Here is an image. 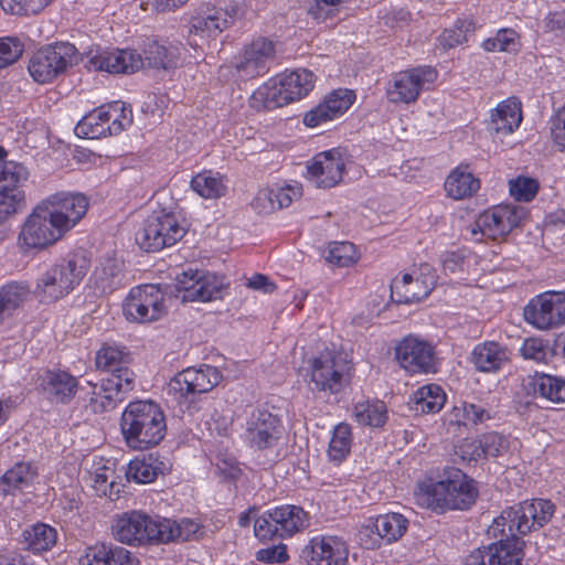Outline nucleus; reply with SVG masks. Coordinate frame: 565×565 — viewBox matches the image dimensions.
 <instances>
[{"label":"nucleus","mask_w":565,"mask_h":565,"mask_svg":"<svg viewBox=\"0 0 565 565\" xmlns=\"http://www.w3.org/2000/svg\"><path fill=\"white\" fill-rule=\"evenodd\" d=\"M520 353L526 360L544 362L550 354V348L547 343L542 339L529 338L525 339L522 343Z\"/></svg>","instance_id":"052dcab7"},{"label":"nucleus","mask_w":565,"mask_h":565,"mask_svg":"<svg viewBox=\"0 0 565 565\" xmlns=\"http://www.w3.org/2000/svg\"><path fill=\"white\" fill-rule=\"evenodd\" d=\"M483 458L498 457L508 450V441L498 433H488L480 437Z\"/></svg>","instance_id":"e2e57ef3"},{"label":"nucleus","mask_w":565,"mask_h":565,"mask_svg":"<svg viewBox=\"0 0 565 565\" xmlns=\"http://www.w3.org/2000/svg\"><path fill=\"white\" fill-rule=\"evenodd\" d=\"M522 121L521 103L516 98H508L491 111L488 129L500 135H510Z\"/></svg>","instance_id":"c756f323"},{"label":"nucleus","mask_w":565,"mask_h":565,"mask_svg":"<svg viewBox=\"0 0 565 565\" xmlns=\"http://www.w3.org/2000/svg\"><path fill=\"white\" fill-rule=\"evenodd\" d=\"M446 399L445 391H414L411 396L412 408L426 414L439 412Z\"/></svg>","instance_id":"8fccbe9b"},{"label":"nucleus","mask_w":565,"mask_h":565,"mask_svg":"<svg viewBox=\"0 0 565 565\" xmlns=\"http://www.w3.org/2000/svg\"><path fill=\"white\" fill-rule=\"evenodd\" d=\"M444 188L449 198L463 200L479 191L480 180L475 177L468 166L460 164L448 174Z\"/></svg>","instance_id":"473e14b6"},{"label":"nucleus","mask_w":565,"mask_h":565,"mask_svg":"<svg viewBox=\"0 0 565 565\" xmlns=\"http://www.w3.org/2000/svg\"><path fill=\"white\" fill-rule=\"evenodd\" d=\"M524 217V210L513 205H498L482 214L476 221L471 233L478 232L490 238H498L509 234Z\"/></svg>","instance_id":"6ab92c4d"},{"label":"nucleus","mask_w":565,"mask_h":565,"mask_svg":"<svg viewBox=\"0 0 565 565\" xmlns=\"http://www.w3.org/2000/svg\"><path fill=\"white\" fill-rule=\"evenodd\" d=\"M482 47L488 52L516 53L520 49L519 35L513 29H501L484 40Z\"/></svg>","instance_id":"3c124183"},{"label":"nucleus","mask_w":565,"mask_h":565,"mask_svg":"<svg viewBox=\"0 0 565 565\" xmlns=\"http://www.w3.org/2000/svg\"><path fill=\"white\" fill-rule=\"evenodd\" d=\"M309 525L308 513L297 505H282L267 511L254 523L255 535L262 540L290 537Z\"/></svg>","instance_id":"423d86ee"},{"label":"nucleus","mask_w":565,"mask_h":565,"mask_svg":"<svg viewBox=\"0 0 565 565\" xmlns=\"http://www.w3.org/2000/svg\"><path fill=\"white\" fill-rule=\"evenodd\" d=\"M35 471L30 463L18 462L11 469L7 470L0 479V494L7 495L17 490H23L29 487L34 477Z\"/></svg>","instance_id":"ea45409f"},{"label":"nucleus","mask_w":565,"mask_h":565,"mask_svg":"<svg viewBox=\"0 0 565 565\" xmlns=\"http://www.w3.org/2000/svg\"><path fill=\"white\" fill-rule=\"evenodd\" d=\"M476 481L457 468L444 470L439 480L427 479L416 484V502L436 513L465 511L470 509L478 498Z\"/></svg>","instance_id":"f257e3e1"},{"label":"nucleus","mask_w":565,"mask_h":565,"mask_svg":"<svg viewBox=\"0 0 565 565\" xmlns=\"http://www.w3.org/2000/svg\"><path fill=\"white\" fill-rule=\"evenodd\" d=\"M417 275L405 274L401 280H395L392 288L403 303L417 302L425 299L434 289L436 277L428 265L420 267Z\"/></svg>","instance_id":"393cba45"},{"label":"nucleus","mask_w":565,"mask_h":565,"mask_svg":"<svg viewBox=\"0 0 565 565\" xmlns=\"http://www.w3.org/2000/svg\"><path fill=\"white\" fill-rule=\"evenodd\" d=\"M88 267V260L84 255L73 254L40 274L34 294L42 302H55L81 284Z\"/></svg>","instance_id":"20e7f679"},{"label":"nucleus","mask_w":565,"mask_h":565,"mask_svg":"<svg viewBox=\"0 0 565 565\" xmlns=\"http://www.w3.org/2000/svg\"><path fill=\"white\" fill-rule=\"evenodd\" d=\"M159 530V543L198 540L202 534L201 525L191 519H160Z\"/></svg>","instance_id":"c9c22d12"},{"label":"nucleus","mask_w":565,"mask_h":565,"mask_svg":"<svg viewBox=\"0 0 565 565\" xmlns=\"http://www.w3.org/2000/svg\"><path fill=\"white\" fill-rule=\"evenodd\" d=\"M352 445V429L347 423L338 424L329 443L328 457L331 461L340 463L350 454Z\"/></svg>","instance_id":"c03bdc74"},{"label":"nucleus","mask_w":565,"mask_h":565,"mask_svg":"<svg viewBox=\"0 0 565 565\" xmlns=\"http://www.w3.org/2000/svg\"><path fill=\"white\" fill-rule=\"evenodd\" d=\"M360 255L350 242H334L328 247L326 260L338 267H349L354 265Z\"/></svg>","instance_id":"603ef678"},{"label":"nucleus","mask_w":565,"mask_h":565,"mask_svg":"<svg viewBox=\"0 0 565 565\" xmlns=\"http://www.w3.org/2000/svg\"><path fill=\"white\" fill-rule=\"evenodd\" d=\"M53 0H0L4 12L15 15L36 14Z\"/></svg>","instance_id":"6e6d98bb"},{"label":"nucleus","mask_w":565,"mask_h":565,"mask_svg":"<svg viewBox=\"0 0 565 565\" xmlns=\"http://www.w3.org/2000/svg\"><path fill=\"white\" fill-rule=\"evenodd\" d=\"M523 316L539 330L565 324V291H545L535 296L524 307Z\"/></svg>","instance_id":"f8f14e48"},{"label":"nucleus","mask_w":565,"mask_h":565,"mask_svg":"<svg viewBox=\"0 0 565 565\" xmlns=\"http://www.w3.org/2000/svg\"><path fill=\"white\" fill-rule=\"evenodd\" d=\"M53 222L66 235L85 216L88 199L81 193L60 191L40 201Z\"/></svg>","instance_id":"9d476101"},{"label":"nucleus","mask_w":565,"mask_h":565,"mask_svg":"<svg viewBox=\"0 0 565 565\" xmlns=\"http://www.w3.org/2000/svg\"><path fill=\"white\" fill-rule=\"evenodd\" d=\"M270 192L276 210L284 209L301 196V186L299 184L275 186L270 188Z\"/></svg>","instance_id":"0e129e2a"},{"label":"nucleus","mask_w":565,"mask_h":565,"mask_svg":"<svg viewBox=\"0 0 565 565\" xmlns=\"http://www.w3.org/2000/svg\"><path fill=\"white\" fill-rule=\"evenodd\" d=\"M182 44L171 41H152L143 50L145 60L158 70H173L178 67L182 54Z\"/></svg>","instance_id":"7c9ffc66"},{"label":"nucleus","mask_w":565,"mask_h":565,"mask_svg":"<svg viewBox=\"0 0 565 565\" xmlns=\"http://www.w3.org/2000/svg\"><path fill=\"white\" fill-rule=\"evenodd\" d=\"M23 52L22 43L14 38L0 39V60L4 67L19 60Z\"/></svg>","instance_id":"69168bd1"},{"label":"nucleus","mask_w":565,"mask_h":565,"mask_svg":"<svg viewBox=\"0 0 565 565\" xmlns=\"http://www.w3.org/2000/svg\"><path fill=\"white\" fill-rule=\"evenodd\" d=\"M26 297L28 289L21 284L11 282L0 288V323L11 317Z\"/></svg>","instance_id":"a18cd8bd"},{"label":"nucleus","mask_w":565,"mask_h":565,"mask_svg":"<svg viewBox=\"0 0 565 565\" xmlns=\"http://www.w3.org/2000/svg\"><path fill=\"white\" fill-rule=\"evenodd\" d=\"M471 361L481 372H495L509 361V352L495 341H484L475 347Z\"/></svg>","instance_id":"72a5a7b5"},{"label":"nucleus","mask_w":565,"mask_h":565,"mask_svg":"<svg viewBox=\"0 0 565 565\" xmlns=\"http://www.w3.org/2000/svg\"><path fill=\"white\" fill-rule=\"evenodd\" d=\"M246 433L252 446L259 450L271 448L280 438V420L270 412L257 408L247 420Z\"/></svg>","instance_id":"5701e85b"},{"label":"nucleus","mask_w":565,"mask_h":565,"mask_svg":"<svg viewBox=\"0 0 565 565\" xmlns=\"http://www.w3.org/2000/svg\"><path fill=\"white\" fill-rule=\"evenodd\" d=\"M65 235L39 202L24 220L18 235V245L24 252L43 250Z\"/></svg>","instance_id":"1a4fd4ad"},{"label":"nucleus","mask_w":565,"mask_h":565,"mask_svg":"<svg viewBox=\"0 0 565 565\" xmlns=\"http://www.w3.org/2000/svg\"><path fill=\"white\" fill-rule=\"evenodd\" d=\"M521 388H565V381L545 373L533 372L520 374Z\"/></svg>","instance_id":"4d7b16f0"},{"label":"nucleus","mask_w":565,"mask_h":565,"mask_svg":"<svg viewBox=\"0 0 565 565\" xmlns=\"http://www.w3.org/2000/svg\"><path fill=\"white\" fill-rule=\"evenodd\" d=\"M525 405L550 408L552 405L565 404V391H526Z\"/></svg>","instance_id":"13d9d810"},{"label":"nucleus","mask_w":565,"mask_h":565,"mask_svg":"<svg viewBox=\"0 0 565 565\" xmlns=\"http://www.w3.org/2000/svg\"><path fill=\"white\" fill-rule=\"evenodd\" d=\"M454 455L462 462H477L483 459L480 440L465 438L454 447Z\"/></svg>","instance_id":"680f3d73"},{"label":"nucleus","mask_w":565,"mask_h":565,"mask_svg":"<svg viewBox=\"0 0 565 565\" xmlns=\"http://www.w3.org/2000/svg\"><path fill=\"white\" fill-rule=\"evenodd\" d=\"M103 106L84 116L75 126V135L85 139H99L109 136Z\"/></svg>","instance_id":"a19ab883"},{"label":"nucleus","mask_w":565,"mask_h":565,"mask_svg":"<svg viewBox=\"0 0 565 565\" xmlns=\"http://www.w3.org/2000/svg\"><path fill=\"white\" fill-rule=\"evenodd\" d=\"M221 381L222 374L214 366L188 367L170 380L169 388H215Z\"/></svg>","instance_id":"cd10ccee"},{"label":"nucleus","mask_w":565,"mask_h":565,"mask_svg":"<svg viewBox=\"0 0 565 565\" xmlns=\"http://www.w3.org/2000/svg\"><path fill=\"white\" fill-rule=\"evenodd\" d=\"M274 55L275 46L271 41L265 38L252 41L234 62L237 75L242 78L264 75Z\"/></svg>","instance_id":"4be33fe9"},{"label":"nucleus","mask_w":565,"mask_h":565,"mask_svg":"<svg viewBox=\"0 0 565 565\" xmlns=\"http://www.w3.org/2000/svg\"><path fill=\"white\" fill-rule=\"evenodd\" d=\"M124 316L128 321L150 323L168 312L166 294L158 285L146 284L130 289L124 302Z\"/></svg>","instance_id":"6e6552de"},{"label":"nucleus","mask_w":565,"mask_h":565,"mask_svg":"<svg viewBox=\"0 0 565 565\" xmlns=\"http://www.w3.org/2000/svg\"><path fill=\"white\" fill-rule=\"evenodd\" d=\"M353 416L361 425L382 427L387 419L386 405L379 399L359 402L354 405Z\"/></svg>","instance_id":"79ce46f5"},{"label":"nucleus","mask_w":565,"mask_h":565,"mask_svg":"<svg viewBox=\"0 0 565 565\" xmlns=\"http://www.w3.org/2000/svg\"><path fill=\"white\" fill-rule=\"evenodd\" d=\"M312 558L318 565H345L349 550L347 543L332 535L311 540Z\"/></svg>","instance_id":"c85d7f7f"},{"label":"nucleus","mask_w":565,"mask_h":565,"mask_svg":"<svg viewBox=\"0 0 565 565\" xmlns=\"http://www.w3.org/2000/svg\"><path fill=\"white\" fill-rule=\"evenodd\" d=\"M225 287L223 277L189 269L175 277L177 297L182 301H212L222 297Z\"/></svg>","instance_id":"2eb2a0df"},{"label":"nucleus","mask_w":565,"mask_h":565,"mask_svg":"<svg viewBox=\"0 0 565 565\" xmlns=\"http://www.w3.org/2000/svg\"><path fill=\"white\" fill-rule=\"evenodd\" d=\"M185 235V227L173 213L153 212L136 233V242L146 252L174 245Z\"/></svg>","instance_id":"0eeeda50"},{"label":"nucleus","mask_w":565,"mask_h":565,"mask_svg":"<svg viewBox=\"0 0 565 565\" xmlns=\"http://www.w3.org/2000/svg\"><path fill=\"white\" fill-rule=\"evenodd\" d=\"M120 429L132 450H146L161 443L167 433L166 416L152 401L130 403L122 412Z\"/></svg>","instance_id":"f03ea898"},{"label":"nucleus","mask_w":565,"mask_h":565,"mask_svg":"<svg viewBox=\"0 0 565 565\" xmlns=\"http://www.w3.org/2000/svg\"><path fill=\"white\" fill-rule=\"evenodd\" d=\"M355 95L349 89H335L303 116V124L313 128L342 116L353 104Z\"/></svg>","instance_id":"b1692460"},{"label":"nucleus","mask_w":565,"mask_h":565,"mask_svg":"<svg viewBox=\"0 0 565 565\" xmlns=\"http://www.w3.org/2000/svg\"><path fill=\"white\" fill-rule=\"evenodd\" d=\"M109 136L118 135L132 124V111L124 102L117 100L103 106Z\"/></svg>","instance_id":"de8ad7c7"},{"label":"nucleus","mask_w":565,"mask_h":565,"mask_svg":"<svg viewBox=\"0 0 565 565\" xmlns=\"http://www.w3.org/2000/svg\"><path fill=\"white\" fill-rule=\"evenodd\" d=\"M191 188L201 198L213 200L225 195L227 183L220 172L204 170L192 178Z\"/></svg>","instance_id":"4c0bfd02"},{"label":"nucleus","mask_w":565,"mask_h":565,"mask_svg":"<svg viewBox=\"0 0 565 565\" xmlns=\"http://www.w3.org/2000/svg\"><path fill=\"white\" fill-rule=\"evenodd\" d=\"M510 194L518 201L530 202L539 191V183L535 179L519 177L509 182Z\"/></svg>","instance_id":"bf43d9fd"},{"label":"nucleus","mask_w":565,"mask_h":565,"mask_svg":"<svg viewBox=\"0 0 565 565\" xmlns=\"http://www.w3.org/2000/svg\"><path fill=\"white\" fill-rule=\"evenodd\" d=\"M23 544L26 550L41 553L52 548L57 539L56 530L47 524L38 523L22 533Z\"/></svg>","instance_id":"58836bf2"},{"label":"nucleus","mask_w":565,"mask_h":565,"mask_svg":"<svg viewBox=\"0 0 565 565\" xmlns=\"http://www.w3.org/2000/svg\"><path fill=\"white\" fill-rule=\"evenodd\" d=\"M75 53V46L70 43L43 47L31 57L29 73L35 82L49 83L73 63Z\"/></svg>","instance_id":"ddd939ff"},{"label":"nucleus","mask_w":565,"mask_h":565,"mask_svg":"<svg viewBox=\"0 0 565 565\" xmlns=\"http://www.w3.org/2000/svg\"><path fill=\"white\" fill-rule=\"evenodd\" d=\"M436 78L437 72L428 66L398 72L386 87L387 99L393 104H412Z\"/></svg>","instance_id":"4468645a"},{"label":"nucleus","mask_w":565,"mask_h":565,"mask_svg":"<svg viewBox=\"0 0 565 565\" xmlns=\"http://www.w3.org/2000/svg\"><path fill=\"white\" fill-rule=\"evenodd\" d=\"M475 24L470 19H458L455 24L446 29L439 36V42L445 49H452L467 41L469 33L473 32Z\"/></svg>","instance_id":"864d4df0"},{"label":"nucleus","mask_w":565,"mask_h":565,"mask_svg":"<svg viewBox=\"0 0 565 565\" xmlns=\"http://www.w3.org/2000/svg\"><path fill=\"white\" fill-rule=\"evenodd\" d=\"M79 565H136V561L125 547L100 544L87 547Z\"/></svg>","instance_id":"2f4dec72"},{"label":"nucleus","mask_w":565,"mask_h":565,"mask_svg":"<svg viewBox=\"0 0 565 565\" xmlns=\"http://www.w3.org/2000/svg\"><path fill=\"white\" fill-rule=\"evenodd\" d=\"M313 72L299 68L284 72L258 87L252 98L264 108L274 109L306 97L315 87Z\"/></svg>","instance_id":"39448f33"},{"label":"nucleus","mask_w":565,"mask_h":565,"mask_svg":"<svg viewBox=\"0 0 565 565\" xmlns=\"http://www.w3.org/2000/svg\"><path fill=\"white\" fill-rule=\"evenodd\" d=\"M408 521L399 513L379 515L374 520L375 530L386 543L397 541L406 532Z\"/></svg>","instance_id":"09e8293b"},{"label":"nucleus","mask_w":565,"mask_h":565,"mask_svg":"<svg viewBox=\"0 0 565 565\" xmlns=\"http://www.w3.org/2000/svg\"><path fill=\"white\" fill-rule=\"evenodd\" d=\"M126 354L117 345L104 344L96 353V366L103 371L110 372L121 365Z\"/></svg>","instance_id":"5fc2aeb1"},{"label":"nucleus","mask_w":565,"mask_h":565,"mask_svg":"<svg viewBox=\"0 0 565 565\" xmlns=\"http://www.w3.org/2000/svg\"><path fill=\"white\" fill-rule=\"evenodd\" d=\"M93 488L97 495L106 497L109 500H117L121 492V484L116 482L115 470L110 467L103 466L95 469L90 473Z\"/></svg>","instance_id":"37998d69"},{"label":"nucleus","mask_w":565,"mask_h":565,"mask_svg":"<svg viewBox=\"0 0 565 565\" xmlns=\"http://www.w3.org/2000/svg\"><path fill=\"white\" fill-rule=\"evenodd\" d=\"M94 66L111 74H131L143 66L142 56L134 50L104 51L92 58Z\"/></svg>","instance_id":"bb28decb"},{"label":"nucleus","mask_w":565,"mask_h":565,"mask_svg":"<svg viewBox=\"0 0 565 565\" xmlns=\"http://www.w3.org/2000/svg\"><path fill=\"white\" fill-rule=\"evenodd\" d=\"M114 537L124 544L141 545L159 543V519L154 520L140 511H129L114 519Z\"/></svg>","instance_id":"9b49d317"},{"label":"nucleus","mask_w":565,"mask_h":565,"mask_svg":"<svg viewBox=\"0 0 565 565\" xmlns=\"http://www.w3.org/2000/svg\"><path fill=\"white\" fill-rule=\"evenodd\" d=\"M241 17V9L231 6L227 9L204 7L195 11L189 25L190 33L203 39L216 38Z\"/></svg>","instance_id":"412c9836"},{"label":"nucleus","mask_w":565,"mask_h":565,"mask_svg":"<svg viewBox=\"0 0 565 565\" xmlns=\"http://www.w3.org/2000/svg\"><path fill=\"white\" fill-rule=\"evenodd\" d=\"M555 513V505L550 500L534 499L510 507L495 518L488 529L492 536L514 534L525 535L543 527Z\"/></svg>","instance_id":"7ed1b4c3"},{"label":"nucleus","mask_w":565,"mask_h":565,"mask_svg":"<svg viewBox=\"0 0 565 565\" xmlns=\"http://www.w3.org/2000/svg\"><path fill=\"white\" fill-rule=\"evenodd\" d=\"M29 178L28 169L18 162L9 161L0 167V223L17 213L24 201L20 185Z\"/></svg>","instance_id":"f3484780"},{"label":"nucleus","mask_w":565,"mask_h":565,"mask_svg":"<svg viewBox=\"0 0 565 565\" xmlns=\"http://www.w3.org/2000/svg\"><path fill=\"white\" fill-rule=\"evenodd\" d=\"M516 535H500L499 542L484 547L490 565H520V541Z\"/></svg>","instance_id":"e433bc0d"},{"label":"nucleus","mask_w":565,"mask_h":565,"mask_svg":"<svg viewBox=\"0 0 565 565\" xmlns=\"http://www.w3.org/2000/svg\"><path fill=\"white\" fill-rule=\"evenodd\" d=\"M352 365L334 350L326 349L311 362V381L318 388L350 385Z\"/></svg>","instance_id":"dca6fc26"},{"label":"nucleus","mask_w":565,"mask_h":565,"mask_svg":"<svg viewBox=\"0 0 565 565\" xmlns=\"http://www.w3.org/2000/svg\"><path fill=\"white\" fill-rule=\"evenodd\" d=\"M341 0H311L308 13L317 21H324L337 11Z\"/></svg>","instance_id":"338daca9"},{"label":"nucleus","mask_w":565,"mask_h":565,"mask_svg":"<svg viewBox=\"0 0 565 565\" xmlns=\"http://www.w3.org/2000/svg\"><path fill=\"white\" fill-rule=\"evenodd\" d=\"M399 365L409 373H430L436 371L434 347L417 337H406L396 347Z\"/></svg>","instance_id":"aec40b11"},{"label":"nucleus","mask_w":565,"mask_h":565,"mask_svg":"<svg viewBox=\"0 0 565 565\" xmlns=\"http://www.w3.org/2000/svg\"><path fill=\"white\" fill-rule=\"evenodd\" d=\"M89 282L96 294H110L122 284L120 263L110 257L100 260L95 267Z\"/></svg>","instance_id":"f704fd0d"},{"label":"nucleus","mask_w":565,"mask_h":565,"mask_svg":"<svg viewBox=\"0 0 565 565\" xmlns=\"http://www.w3.org/2000/svg\"><path fill=\"white\" fill-rule=\"evenodd\" d=\"M170 459L159 452H150L131 460L126 469L128 481L137 483H151L158 476L166 475L171 470Z\"/></svg>","instance_id":"a878e982"},{"label":"nucleus","mask_w":565,"mask_h":565,"mask_svg":"<svg viewBox=\"0 0 565 565\" xmlns=\"http://www.w3.org/2000/svg\"><path fill=\"white\" fill-rule=\"evenodd\" d=\"M344 173L345 160L338 149L319 152L307 162V179L316 188H333L342 181Z\"/></svg>","instance_id":"a211bd4d"},{"label":"nucleus","mask_w":565,"mask_h":565,"mask_svg":"<svg viewBox=\"0 0 565 565\" xmlns=\"http://www.w3.org/2000/svg\"><path fill=\"white\" fill-rule=\"evenodd\" d=\"M135 374L128 367H117L109 372L107 379L104 381L107 384H103V388H124L125 386L134 385Z\"/></svg>","instance_id":"774afa93"},{"label":"nucleus","mask_w":565,"mask_h":565,"mask_svg":"<svg viewBox=\"0 0 565 565\" xmlns=\"http://www.w3.org/2000/svg\"><path fill=\"white\" fill-rule=\"evenodd\" d=\"M33 384L36 388H76L77 379L62 370H39L33 376Z\"/></svg>","instance_id":"49530a36"}]
</instances>
